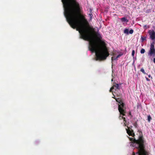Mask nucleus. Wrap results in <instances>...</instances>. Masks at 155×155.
Here are the masks:
<instances>
[{
	"label": "nucleus",
	"instance_id": "obj_16",
	"mask_svg": "<svg viewBox=\"0 0 155 155\" xmlns=\"http://www.w3.org/2000/svg\"><path fill=\"white\" fill-rule=\"evenodd\" d=\"M133 30L132 29H131L130 30L129 33H130V34H132L133 33Z\"/></svg>",
	"mask_w": 155,
	"mask_h": 155
},
{
	"label": "nucleus",
	"instance_id": "obj_23",
	"mask_svg": "<svg viewBox=\"0 0 155 155\" xmlns=\"http://www.w3.org/2000/svg\"><path fill=\"white\" fill-rule=\"evenodd\" d=\"M112 81H113V79H112Z\"/></svg>",
	"mask_w": 155,
	"mask_h": 155
},
{
	"label": "nucleus",
	"instance_id": "obj_1",
	"mask_svg": "<svg viewBox=\"0 0 155 155\" xmlns=\"http://www.w3.org/2000/svg\"><path fill=\"white\" fill-rule=\"evenodd\" d=\"M64 14L67 21L78 31L81 38L89 42V48L95 52L97 60L105 59L109 55L108 49L101 35L90 26L84 16L79 14L80 7L76 0H61Z\"/></svg>",
	"mask_w": 155,
	"mask_h": 155
},
{
	"label": "nucleus",
	"instance_id": "obj_15",
	"mask_svg": "<svg viewBox=\"0 0 155 155\" xmlns=\"http://www.w3.org/2000/svg\"><path fill=\"white\" fill-rule=\"evenodd\" d=\"M140 71L142 72L143 74H146V73L145 72L143 68H141L140 70Z\"/></svg>",
	"mask_w": 155,
	"mask_h": 155
},
{
	"label": "nucleus",
	"instance_id": "obj_20",
	"mask_svg": "<svg viewBox=\"0 0 155 155\" xmlns=\"http://www.w3.org/2000/svg\"><path fill=\"white\" fill-rule=\"evenodd\" d=\"M153 62L155 63V58L153 59Z\"/></svg>",
	"mask_w": 155,
	"mask_h": 155
},
{
	"label": "nucleus",
	"instance_id": "obj_6",
	"mask_svg": "<svg viewBox=\"0 0 155 155\" xmlns=\"http://www.w3.org/2000/svg\"><path fill=\"white\" fill-rule=\"evenodd\" d=\"M148 33L150 36V37L152 40H154L155 38V32L153 30H150Z\"/></svg>",
	"mask_w": 155,
	"mask_h": 155
},
{
	"label": "nucleus",
	"instance_id": "obj_9",
	"mask_svg": "<svg viewBox=\"0 0 155 155\" xmlns=\"http://www.w3.org/2000/svg\"><path fill=\"white\" fill-rule=\"evenodd\" d=\"M129 29H125L124 31V33L127 34H129Z\"/></svg>",
	"mask_w": 155,
	"mask_h": 155
},
{
	"label": "nucleus",
	"instance_id": "obj_3",
	"mask_svg": "<svg viewBox=\"0 0 155 155\" xmlns=\"http://www.w3.org/2000/svg\"><path fill=\"white\" fill-rule=\"evenodd\" d=\"M116 100V101L119 103L118 104V110L120 113V116H119V119H120L123 120V122L124 125L126 126V124H125V118L124 117L125 116V107L123 101L120 98H117L114 97H113Z\"/></svg>",
	"mask_w": 155,
	"mask_h": 155
},
{
	"label": "nucleus",
	"instance_id": "obj_11",
	"mask_svg": "<svg viewBox=\"0 0 155 155\" xmlns=\"http://www.w3.org/2000/svg\"><path fill=\"white\" fill-rule=\"evenodd\" d=\"M149 27H150L149 26L147 25H145L143 27L145 29L149 28Z\"/></svg>",
	"mask_w": 155,
	"mask_h": 155
},
{
	"label": "nucleus",
	"instance_id": "obj_21",
	"mask_svg": "<svg viewBox=\"0 0 155 155\" xmlns=\"http://www.w3.org/2000/svg\"><path fill=\"white\" fill-rule=\"evenodd\" d=\"M134 126H135L136 127H137V126L136 124H134Z\"/></svg>",
	"mask_w": 155,
	"mask_h": 155
},
{
	"label": "nucleus",
	"instance_id": "obj_5",
	"mask_svg": "<svg viewBox=\"0 0 155 155\" xmlns=\"http://www.w3.org/2000/svg\"><path fill=\"white\" fill-rule=\"evenodd\" d=\"M122 54L117 52H114L112 54V57L111 58L112 62L114 60H117L122 55Z\"/></svg>",
	"mask_w": 155,
	"mask_h": 155
},
{
	"label": "nucleus",
	"instance_id": "obj_8",
	"mask_svg": "<svg viewBox=\"0 0 155 155\" xmlns=\"http://www.w3.org/2000/svg\"><path fill=\"white\" fill-rule=\"evenodd\" d=\"M121 21L122 22H127L128 21V20L125 18L123 17L121 19Z\"/></svg>",
	"mask_w": 155,
	"mask_h": 155
},
{
	"label": "nucleus",
	"instance_id": "obj_22",
	"mask_svg": "<svg viewBox=\"0 0 155 155\" xmlns=\"http://www.w3.org/2000/svg\"><path fill=\"white\" fill-rule=\"evenodd\" d=\"M113 95L114 96V93H113Z\"/></svg>",
	"mask_w": 155,
	"mask_h": 155
},
{
	"label": "nucleus",
	"instance_id": "obj_13",
	"mask_svg": "<svg viewBox=\"0 0 155 155\" xmlns=\"http://www.w3.org/2000/svg\"><path fill=\"white\" fill-rule=\"evenodd\" d=\"M145 52V50L144 49H142L140 51V53L141 54H143Z\"/></svg>",
	"mask_w": 155,
	"mask_h": 155
},
{
	"label": "nucleus",
	"instance_id": "obj_4",
	"mask_svg": "<svg viewBox=\"0 0 155 155\" xmlns=\"http://www.w3.org/2000/svg\"><path fill=\"white\" fill-rule=\"evenodd\" d=\"M149 57H154L155 55V49L154 48V42H152L150 45V50L148 53Z\"/></svg>",
	"mask_w": 155,
	"mask_h": 155
},
{
	"label": "nucleus",
	"instance_id": "obj_2",
	"mask_svg": "<svg viewBox=\"0 0 155 155\" xmlns=\"http://www.w3.org/2000/svg\"><path fill=\"white\" fill-rule=\"evenodd\" d=\"M127 133L129 136V138L130 142V146L138 149L137 152L135 155H146V153L144 149V141L142 137H140L138 140H136L134 138V134L133 131L127 127L126 128Z\"/></svg>",
	"mask_w": 155,
	"mask_h": 155
},
{
	"label": "nucleus",
	"instance_id": "obj_10",
	"mask_svg": "<svg viewBox=\"0 0 155 155\" xmlns=\"http://www.w3.org/2000/svg\"><path fill=\"white\" fill-rule=\"evenodd\" d=\"M141 39L142 41H143L144 40H145L146 39V37L144 36H141Z\"/></svg>",
	"mask_w": 155,
	"mask_h": 155
},
{
	"label": "nucleus",
	"instance_id": "obj_12",
	"mask_svg": "<svg viewBox=\"0 0 155 155\" xmlns=\"http://www.w3.org/2000/svg\"><path fill=\"white\" fill-rule=\"evenodd\" d=\"M148 122H150V120H151V118L150 115H148Z\"/></svg>",
	"mask_w": 155,
	"mask_h": 155
},
{
	"label": "nucleus",
	"instance_id": "obj_19",
	"mask_svg": "<svg viewBox=\"0 0 155 155\" xmlns=\"http://www.w3.org/2000/svg\"><path fill=\"white\" fill-rule=\"evenodd\" d=\"M146 80L147 81H150V80L149 79H148L146 77Z\"/></svg>",
	"mask_w": 155,
	"mask_h": 155
},
{
	"label": "nucleus",
	"instance_id": "obj_14",
	"mask_svg": "<svg viewBox=\"0 0 155 155\" xmlns=\"http://www.w3.org/2000/svg\"><path fill=\"white\" fill-rule=\"evenodd\" d=\"M134 54H135V51L134 50H133L132 51V55L133 58H134Z\"/></svg>",
	"mask_w": 155,
	"mask_h": 155
},
{
	"label": "nucleus",
	"instance_id": "obj_18",
	"mask_svg": "<svg viewBox=\"0 0 155 155\" xmlns=\"http://www.w3.org/2000/svg\"><path fill=\"white\" fill-rule=\"evenodd\" d=\"M148 76L149 78H152V77H151V75H148Z\"/></svg>",
	"mask_w": 155,
	"mask_h": 155
},
{
	"label": "nucleus",
	"instance_id": "obj_17",
	"mask_svg": "<svg viewBox=\"0 0 155 155\" xmlns=\"http://www.w3.org/2000/svg\"><path fill=\"white\" fill-rule=\"evenodd\" d=\"M89 15L90 16V17H91V18L92 17V14H89Z\"/></svg>",
	"mask_w": 155,
	"mask_h": 155
},
{
	"label": "nucleus",
	"instance_id": "obj_7",
	"mask_svg": "<svg viewBox=\"0 0 155 155\" xmlns=\"http://www.w3.org/2000/svg\"><path fill=\"white\" fill-rule=\"evenodd\" d=\"M114 89L115 91H117V90L119 89V85L117 84H114L113 86L111 87L110 91V92H112L113 93L114 92L113 89Z\"/></svg>",
	"mask_w": 155,
	"mask_h": 155
}]
</instances>
